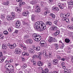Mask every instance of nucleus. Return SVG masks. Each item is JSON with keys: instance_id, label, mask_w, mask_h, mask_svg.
Listing matches in <instances>:
<instances>
[{"instance_id": "nucleus-1", "label": "nucleus", "mask_w": 73, "mask_h": 73, "mask_svg": "<svg viewBox=\"0 0 73 73\" xmlns=\"http://www.w3.org/2000/svg\"><path fill=\"white\" fill-rule=\"evenodd\" d=\"M34 27L35 29L37 30L39 28H40V29L44 31L46 28L45 24L42 21L37 22L35 23Z\"/></svg>"}, {"instance_id": "nucleus-2", "label": "nucleus", "mask_w": 73, "mask_h": 73, "mask_svg": "<svg viewBox=\"0 0 73 73\" xmlns=\"http://www.w3.org/2000/svg\"><path fill=\"white\" fill-rule=\"evenodd\" d=\"M33 39L36 41H40L41 40V37L40 35H38L36 34H33Z\"/></svg>"}, {"instance_id": "nucleus-3", "label": "nucleus", "mask_w": 73, "mask_h": 73, "mask_svg": "<svg viewBox=\"0 0 73 73\" xmlns=\"http://www.w3.org/2000/svg\"><path fill=\"white\" fill-rule=\"evenodd\" d=\"M39 57H40V56H38V55H34L33 56V59L31 60V61L32 62H33V65H36V61L35 60H35L36 58H39Z\"/></svg>"}, {"instance_id": "nucleus-4", "label": "nucleus", "mask_w": 73, "mask_h": 73, "mask_svg": "<svg viewBox=\"0 0 73 73\" xmlns=\"http://www.w3.org/2000/svg\"><path fill=\"white\" fill-rule=\"evenodd\" d=\"M52 64L54 65H57L58 63V61L57 59H55L53 60L52 61Z\"/></svg>"}, {"instance_id": "nucleus-5", "label": "nucleus", "mask_w": 73, "mask_h": 73, "mask_svg": "<svg viewBox=\"0 0 73 73\" xmlns=\"http://www.w3.org/2000/svg\"><path fill=\"white\" fill-rule=\"evenodd\" d=\"M32 48L34 49H35V50H36V51H39L40 49V47L39 46L35 47V46H33Z\"/></svg>"}, {"instance_id": "nucleus-6", "label": "nucleus", "mask_w": 73, "mask_h": 73, "mask_svg": "<svg viewBox=\"0 0 73 73\" xmlns=\"http://www.w3.org/2000/svg\"><path fill=\"white\" fill-rule=\"evenodd\" d=\"M15 25H16V27L17 28H19L20 26L21 25V23L20 22V21L18 20L15 23Z\"/></svg>"}, {"instance_id": "nucleus-7", "label": "nucleus", "mask_w": 73, "mask_h": 73, "mask_svg": "<svg viewBox=\"0 0 73 73\" xmlns=\"http://www.w3.org/2000/svg\"><path fill=\"white\" fill-rule=\"evenodd\" d=\"M15 52L17 54H20L21 53V50L19 48H17L15 49Z\"/></svg>"}, {"instance_id": "nucleus-8", "label": "nucleus", "mask_w": 73, "mask_h": 73, "mask_svg": "<svg viewBox=\"0 0 73 73\" xmlns=\"http://www.w3.org/2000/svg\"><path fill=\"white\" fill-rule=\"evenodd\" d=\"M46 43V42L44 40H42L40 42V45L42 46H45Z\"/></svg>"}, {"instance_id": "nucleus-9", "label": "nucleus", "mask_w": 73, "mask_h": 73, "mask_svg": "<svg viewBox=\"0 0 73 73\" xmlns=\"http://www.w3.org/2000/svg\"><path fill=\"white\" fill-rule=\"evenodd\" d=\"M44 54L45 55V56L47 57H51V54L50 53H48L46 54V52H44L43 54Z\"/></svg>"}, {"instance_id": "nucleus-10", "label": "nucleus", "mask_w": 73, "mask_h": 73, "mask_svg": "<svg viewBox=\"0 0 73 73\" xmlns=\"http://www.w3.org/2000/svg\"><path fill=\"white\" fill-rule=\"evenodd\" d=\"M51 29L52 31H55L57 29V27L56 26L52 25V26Z\"/></svg>"}, {"instance_id": "nucleus-11", "label": "nucleus", "mask_w": 73, "mask_h": 73, "mask_svg": "<svg viewBox=\"0 0 73 73\" xmlns=\"http://www.w3.org/2000/svg\"><path fill=\"white\" fill-rule=\"evenodd\" d=\"M2 48L3 49H7L8 48V47L5 44H3L2 45Z\"/></svg>"}, {"instance_id": "nucleus-12", "label": "nucleus", "mask_w": 73, "mask_h": 73, "mask_svg": "<svg viewBox=\"0 0 73 73\" xmlns=\"http://www.w3.org/2000/svg\"><path fill=\"white\" fill-rule=\"evenodd\" d=\"M28 14H29V12L28 11H26L23 13L22 15L24 16H27Z\"/></svg>"}, {"instance_id": "nucleus-13", "label": "nucleus", "mask_w": 73, "mask_h": 73, "mask_svg": "<svg viewBox=\"0 0 73 73\" xmlns=\"http://www.w3.org/2000/svg\"><path fill=\"white\" fill-rule=\"evenodd\" d=\"M15 10L16 12H20L22 11V9L20 8H18L17 7H16L15 8Z\"/></svg>"}, {"instance_id": "nucleus-14", "label": "nucleus", "mask_w": 73, "mask_h": 73, "mask_svg": "<svg viewBox=\"0 0 73 73\" xmlns=\"http://www.w3.org/2000/svg\"><path fill=\"white\" fill-rule=\"evenodd\" d=\"M58 6L60 9H64V6H62L60 3H58Z\"/></svg>"}, {"instance_id": "nucleus-15", "label": "nucleus", "mask_w": 73, "mask_h": 73, "mask_svg": "<svg viewBox=\"0 0 73 73\" xmlns=\"http://www.w3.org/2000/svg\"><path fill=\"white\" fill-rule=\"evenodd\" d=\"M62 20H63V21H66L67 23H69V19L66 17H65L64 18H63Z\"/></svg>"}, {"instance_id": "nucleus-16", "label": "nucleus", "mask_w": 73, "mask_h": 73, "mask_svg": "<svg viewBox=\"0 0 73 73\" xmlns=\"http://www.w3.org/2000/svg\"><path fill=\"white\" fill-rule=\"evenodd\" d=\"M37 65L38 66H42L43 65V63L39 61L38 62Z\"/></svg>"}, {"instance_id": "nucleus-17", "label": "nucleus", "mask_w": 73, "mask_h": 73, "mask_svg": "<svg viewBox=\"0 0 73 73\" xmlns=\"http://www.w3.org/2000/svg\"><path fill=\"white\" fill-rule=\"evenodd\" d=\"M54 39L52 37H50L49 38L48 40V42H52L53 41Z\"/></svg>"}, {"instance_id": "nucleus-18", "label": "nucleus", "mask_w": 73, "mask_h": 73, "mask_svg": "<svg viewBox=\"0 0 73 73\" xmlns=\"http://www.w3.org/2000/svg\"><path fill=\"white\" fill-rule=\"evenodd\" d=\"M6 19L7 20H13V18H12L11 16H8L7 17Z\"/></svg>"}, {"instance_id": "nucleus-19", "label": "nucleus", "mask_w": 73, "mask_h": 73, "mask_svg": "<svg viewBox=\"0 0 73 73\" xmlns=\"http://www.w3.org/2000/svg\"><path fill=\"white\" fill-rule=\"evenodd\" d=\"M26 41H27V42L30 44H32L33 42L32 40L31 39H28Z\"/></svg>"}, {"instance_id": "nucleus-20", "label": "nucleus", "mask_w": 73, "mask_h": 73, "mask_svg": "<svg viewBox=\"0 0 73 73\" xmlns=\"http://www.w3.org/2000/svg\"><path fill=\"white\" fill-rule=\"evenodd\" d=\"M29 52L30 53H35V50L32 48L29 49Z\"/></svg>"}, {"instance_id": "nucleus-21", "label": "nucleus", "mask_w": 73, "mask_h": 73, "mask_svg": "<svg viewBox=\"0 0 73 73\" xmlns=\"http://www.w3.org/2000/svg\"><path fill=\"white\" fill-rule=\"evenodd\" d=\"M68 4L71 5H73V1L72 0H71L69 2L68 1Z\"/></svg>"}, {"instance_id": "nucleus-22", "label": "nucleus", "mask_w": 73, "mask_h": 73, "mask_svg": "<svg viewBox=\"0 0 73 73\" xmlns=\"http://www.w3.org/2000/svg\"><path fill=\"white\" fill-rule=\"evenodd\" d=\"M50 16L52 18V19H55V17H56V15H55L53 14V13H50Z\"/></svg>"}, {"instance_id": "nucleus-23", "label": "nucleus", "mask_w": 73, "mask_h": 73, "mask_svg": "<svg viewBox=\"0 0 73 73\" xmlns=\"http://www.w3.org/2000/svg\"><path fill=\"white\" fill-rule=\"evenodd\" d=\"M70 39L69 38H66L65 39V42H66V43H69L70 42Z\"/></svg>"}, {"instance_id": "nucleus-24", "label": "nucleus", "mask_w": 73, "mask_h": 73, "mask_svg": "<svg viewBox=\"0 0 73 73\" xmlns=\"http://www.w3.org/2000/svg\"><path fill=\"white\" fill-rule=\"evenodd\" d=\"M9 1H7L6 2H3V4L4 5H9Z\"/></svg>"}, {"instance_id": "nucleus-25", "label": "nucleus", "mask_w": 73, "mask_h": 73, "mask_svg": "<svg viewBox=\"0 0 73 73\" xmlns=\"http://www.w3.org/2000/svg\"><path fill=\"white\" fill-rule=\"evenodd\" d=\"M38 54L39 55L38 56H39V60H41V57L40 56L42 54V53L41 52H40L38 53Z\"/></svg>"}, {"instance_id": "nucleus-26", "label": "nucleus", "mask_w": 73, "mask_h": 73, "mask_svg": "<svg viewBox=\"0 0 73 73\" xmlns=\"http://www.w3.org/2000/svg\"><path fill=\"white\" fill-rule=\"evenodd\" d=\"M9 64H7L5 66V68H6V69H8V70L9 69Z\"/></svg>"}, {"instance_id": "nucleus-27", "label": "nucleus", "mask_w": 73, "mask_h": 73, "mask_svg": "<svg viewBox=\"0 0 73 73\" xmlns=\"http://www.w3.org/2000/svg\"><path fill=\"white\" fill-rule=\"evenodd\" d=\"M41 12L40 8L37 9L35 11V12L36 13H39V12Z\"/></svg>"}, {"instance_id": "nucleus-28", "label": "nucleus", "mask_w": 73, "mask_h": 73, "mask_svg": "<svg viewBox=\"0 0 73 73\" xmlns=\"http://www.w3.org/2000/svg\"><path fill=\"white\" fill-rule=\"evenodd\" d=\"M46 25L50 26L52 25V23L50 21H47L46 22Z\"/></svg>"}, {"instance_id": "nucleus-29", "label": "nucleus", "mask_w": 73, "mask_h": 73, "mask_svg": "<svg viewBox=\"0 0 73 73\" xmlns=\"http://www.w3.org/2000/svg\"><path fill=\"white\" fill-rule=\"evenodd\" d=\"M48 67L49 68H51V66H52V63L51 62H48Z\"/></svg>"}, {"instance_id": "nucleus-30", "label": "nucleus", "mask_w": 73, "mask_h": 73, "mask_svg": "<svg viewBox=\"0 0 73 73\" xmlns=\"http://www.w3.org/2000/svg\"><path fill=\"white\" fill-rule=\"evenodd\" d=\"M25 4V2H24L21 1L20 3H19V7H21L23 5H24Z\"/></svg>"}, {"instance_id": "nucleus-31", "label": "nucleus", "mask_w": 73, "mask_h": 73, "mask_svg": "<svg viewBox=\"0 0 73 73\" xmlns=\"http://www.w3.org/2000/svg\"><path fill=\"white\" fill-rule=\"evenodd\" d=\"M35 16L34 15H32L31 19L33 21H35Z\"/></svg>"}, {"instance_id": "nucleus-32", "label": "nucleus", "mask_w": 73, "mask_h": 73, "mask_svg": "<svg viewBox=\"0 0 73 73\" xmlns=\"http://www.w3.org/2000/svg\"><path fill=\"white\" fill-rule=\"evenodd\" d=\"M60 16L61 17H63V18H65V14H64L62 13L60 14Z\"/></svg>"}, {"instance_id": "nucleus-33", "label": "nucleus", "mask_w": 73, "mask_h": 73, "mask_svg": "<svg viewBox=\"0 0 73 73\" xmlns=\"http://www.w3.org/2000/svg\"><path fill=\"white\" fill-rule=\"evenodd\" d=\"M60 34V31H56V32L55 33V36H57V35Z\"/></svg>"}, {"instance_id": "nucleus-34", "label": "nucleus", "mask_w": 73, "mask_h": 73, "mask_svg": "<svg viewBox=\"0 0 73 73\" xmlns=\"http://www.w3.org/2000/svg\"><path fill=\"white\" fill-rule=\"evenodd\" d=\"M19 32V31L17 30H15V31L14 33H13V34L15 36V34H17V33Z\"/></svg>"}, {"instance_id": "nucleus-35", "label": "nucleus", "mask_w": 73, "mask_h": 73, "mask_svg": "<svg viewBox=\"0 0 73 73\" xmlns=\"http://www.w3.org/2000/svg\"><path fill=\"white\" fill-rule=\"evenodd\" d=\"M70 15V13H68L66 15H65V17H69Z\"/></svg>"}, {"instance_id": "nucleus-36", "label": "nucleus", "mask_w": 73, "mask_h": 73, "mask_svg": "<svg viewBox=\"0 0 73 73\" xmlns=\"http://www.w3.org/2000/svg\"><path fill=\"white\" fill-rule=\"evenodd\" d=\"M44 73H49V70L47 68L45 69L44 70Z\"/></svg>"}, {"instance_id": "nucleus-37", "label": "nucleus", "mask_w": 73, "mask_h": 73, "mask_svg": "<svg viewBox=\"0 0 73 73\" xmlns=\"http://www.w3.org/2000/svg\"><path fill=\"white\" fill-rule=\"evenodd\" d=\"M14 69L13 68V66L11 64H9V69Z\"/></svg>"}, {"instance_id": "nucleus-38", "label": "nucleus", "mask_w": 73, "mask_h": 73, "mask_svg": "<svg viewBox=\"0 0 73 73\" xmlns=\"http://www.w3.org/2000/svg\"><path fill=\"white\" fill-rule=\"evenodd\" d=\"M27 67V65L25 64H24L23 66H22V68H23V69H25V68H26Z\"/></svg>"}, {"instance_id": "nucleus-39", "label": "nucleus", "mask_w": 73, "mask_h": 73, "mask_svg": "<svg viewBox=\"0 0 73 73\" xmlns=\"http://www.w3.org/2000/svg\"><path fill=\"white\" fill-rule=\"evenodd\" d=\"M29 35H26L24 37V39H27V38H29Z\"/></svg>"}, {"instance_id": "nucleus-40", "label": "nucleus", "mask_w": 73, "mask_h": 73, "mask_svg": "<svg viewBox=\"0 0 73 73\" xmlns=\"http://www.w3.org/2000/svg\"><path fill=\"white\" fill-rule=\"evenodd\" d=\"M35 9H38L39 8H40V7L38 5H35Z\"/></svg>"}, {"instance_id": "nucleus-41", "label": "nucleus", "mask_w": 73, "mask_h": 73, "mask_svg": "<svg viewBox=\"0 0 73 73\" xmlns=\"http://www.w3.org/2000/svg\"><path fill=\"white\" fill-rule=\"evenodd\" d=\"M53 0H49V4L51 5H53Z\"/></svg>"}, {"instance_id": "nucleus-42", "label": "nucleus", "mask_w": 73, "mask_h": 73, "mask_svg": "<svg viewBox=\"0 0 73 73\" xmlns=\"http://www.w3.org/2000/svg\"><path fill=\"white\" fill-rule=\"evenodd\" d=\"M11 16L12 17V18H14L15 17V14L14 13H11Z\"/></svg>"}, {"instance_id": "nucleus-43", "label": "nucleus", "mask_w": 73, "mask_h": 73, "mask_svg": "<svg viewBox=\"0 0 73 73\" xmlns=\"http://www.w3.org/2000/svg\"><path fill=\"white\" fill-rule=\"evenodd\" d=\"M10 71L11 73H15V70H14V69H11Z\"/></svg>"}, {"instance_id": "nucleus-44", "label": "nucleus", "mask_w": 73, "mask_h": 73, "mask_svg": "<svg viewBox=\"0 0 73 73\" xmlns=\"http://www.w3.org/2000/svg\"><path fill=\"white\" fill-rule=\"evenodd\" d=\"M13 61V59H9V63H11V62H12Z\"/></svg>"}, {"instance_id": "nucleus-45", "label": "nucleus", "mask_w": 73, "mask_h": 73, "mask_svg": "<svg viewBox=\"0 0 73 73\" xmlns=\"http://www.w3.org/2000/svg\"><path fill=\"white\" fill-rule=\"evenodd\" d=\"M23 23L24 25H26V26H28V23L24 21L23 22Z\"/></svg>"}, {"instance_id": "nucleus-46", "label": "nucleus", "mask_w": 73, "mask_h": 73, "mask_svg": "<svg viewBox=\"0 0 73 73\" xmlns=\"http://www.w3.org/2000/svg\"><path fill=\"white\" fill-rule=\"evenodd\" d=\"M55 48L56 49H58V45L57 44H55Z\"/></svg>"}, {"instance_id": "nucleus-47", "label": "nucleus", "mask_w": 73, "mask_h": 73, "mask_svg": "<svg viewBox=\"0 0 73 73\" xmlns=\"http://www.w3.org/2000/svg\"><path fill=\"white\" fill-rule=\"evenodd\" d=\"M4 36H3V35L0 34V40H3Z\"/></svg>"}, {"instance_id": "nucleus-48", "label": "nucleus", "mask_w": 73, "mask_h": 73, "mask_svg": "<svg viewBox=\"0 0 73 73\" xmlns=\"http://www.w3.org/2000/svg\"><path fill=\"white\" fill-rule=\"evenodd\" d=\"M3 33L5 35H8V32L6 31H5L4 32H3Z\"/></svg>"}, {"instance_id": "nucleus-49", "label": "nucleus", "mask_w": 73, "mask_h": 73, "mask_svg": "<svg viewBox=\"0 0 73 73\" xmlns=\"http://www.w3.org/2000/svg\"><path fill=\"white\" fill-rule=\"evenodd\" d=\"M65 45H64V44H62V46H60V49H63V48H64V46Z\"/></svg>"}, {"instance_id": "nucleus-50", "label": "nucleus", "mask_w": 73, "mask_h": 73, "mask_svg": "<svg viewBox=\"0 0 73 73\" xmlns=\"http://www.w3.org/2000/svg\"><path fill=\"white\" fill-rule=\"evenodd\" d=\"M57 22H58V20H56L54 21V24L56 25H57Z\"/></svg>"}, {"instance_id": "nucleus-51", "label": "nucleus", "mask_w": 73, "mask_h": 73, "mask_svg": "<svg viewBox=\"0 0 73 73\" xmlns=\"http://www.w3.org/2000/svg\"><path fill=\"white\" fill-rule=\"evenodd\" d=\"M5 63L6 64H8L9 63V58H8L7 59L5 62Z\"/></svg>"}, {"instance_id": "nucleus-52", "label": "nucleus", "mask_w": 73, "mask_h": 73, "mask_svg": "<svg viewBox=\"0 0 73 73\" xmlns=\"http://www.w3.org/2000/svg\"><path fill=\"white\" fill-rule=\"evenodd\" d=\"M9 48L10 49H14L15 48L13 45H11L10 46Z\"/></svg>"}, {"instance_id": "nucleus-53", "label": "nucleus", "mask_w": 73, "mask_h": 73, "mask_svg": "<svg viewBox=\"0 0 73 73\" xmlns=\"http://www.w3.org/2000/svg\"><path fill=\"white\" fill-rule=\"evenodd\" d=\"M57 59H58V60H61V57L60 56L58 55L57 56Z\"/></svg>"}, {"instance_id": "nucleus-54", "label": "nucleus", "mask_w": 73, "mask_h": 73, "mask_svg": "<svg viewBox=\"0 0 73 73\" xmlns=\"http://www.w3.org/2000/svg\"><path fill=\"white\" fill-rule=\"evenodd\" d=\"M8 30L9 32H12V28H11V27H10L8 29Z\"/></svg>"}, {"instance_id": "nucleus-55", "label": "nucleus", "mask_w": 73, "mask_h": 73, "mask_svg": "<svg viewBox=\"0 0 73 73\" xmlns=\"http://www.w3.org/2000/svg\"><path fill=\"white\" fill-rule=\"evenodd\" d=\"M6 73H11V71L9 70H6Z\"/></svg>"}, {"instance_id": "nucleus-56", "label": "nucleus", "mask_w": 73, "mask_h": 73, "mask_svg": "<svg viewBox=\"0 0 73 73\" xmlns=\"http://www.w3.org/2000/svg\"><path fill=\"white\" fill-rule=\"evenodd\" d=\"M73 5H69L68 6V8H73Z\"/></svg>"}, {"instance_id": "nucleus-57", "label": "nucleus", "mask_w": 73, "mask_h": 73, "mask_svg": "<svg viewBox=\"0 0 73 73\" xmlns=\"http://www.w3.org/2000/svg\"><path fill=\"white\" fill-rule=\"evenodd\" d=\"M1 17L2 19H4V18L5 17V15H1Z\"/></svg>"}, {"instance_id": "nucleus-58", "label": "nucleus", "mask_w": 73, "mask_h": 73, "mask_svg": "<svg viewBox=\"0 0 73 73\" xmlns=\"http://www.w3.org/2000/svg\"><path fill=\"white\" fill-rule=\"evenodd\" d=\"M64 73H69V72H67V70L66 69H64Z\"/></svg>"}, {"instance_id": "nucleus-59", "label": "nucleus", "mask_w": 73, "mask_h": 73, "mask_svg": "<svg viewBox=\"0 0 73 73\" xmlns=\"http://www.w3.org/2000/svg\"><path fill=\"white\" fill-rule=\"evenodd\" d=\"M0 57H3V52H0Z\"/></svg>"}, {"instance_id": "nucleus-60", "label": "nucleus", "mask_w": 73, "mask_h": 73, "mask_svg": "<svg viewBox=\"0 0 73 73\" xmlns=\"http://www.w3.org/2000/svg\"><path fill=\"white\" fill-rule=\"evenodd\" d=\"M56 7H54V6L52 7V10H53V11L56 10Z\"/></svg>"}, {"instance_id": "nucleus-61", "label": "nucleus", "mask_w": 73, "mask_h": 73, "mask_svg": "<svg viewBox=\"0 0 73 73\" xmlns=\"http://www.w3.org/2000/svg\"><path fill=\"white\" fill-rule=\"evenodd\" d=\"M31 3L33 5H34L36 4V2L34 1H33L31 2Z\"/></svg>"}, {"instance_id": "nucleus-62", "label": "nucleus", "mask_w": 73, "mask_h": 73, "mask_svg": "<svg viewBox=\"0 0 73 73\" xmlns=\"http://www.w3.org/2000/svg\"><path fill=\"white\" fill-rule=\"evenodd\" d=\"M67 71L69 73H71L72 72V71H71V70L70 69L67 70Z\"/></svg>"}, {"instance_id": "nucleus-63", "label": "nucleus", "mask_w": 73, "mask_h": 73, "mask_svg": "<svg viewBox=\"0 0 73 73\" xmlns=\"http://www.w3.org/2000/svg\"><path fill=\"white\" fill-rule=\"evenodd\" d=\"M22 61L23 62H24V61H25V58L24 57L22 58Z\"/></svg>"}, {"instance_id": "nucleus-64", "label": "nucleus", "mask_w": 73, "mask_h": 73, "mask_svg": "<svg viewBox=\"0 0 73 73\" xmlns=\"http://www.w3.org/2000/svg\"><path fill=\"white\" fill-rule=\"evenodd\" d=\"M26 53L25 52H23L22 53V55L23 56H25V55H26Z\"/></svg>"}]
</instances>
